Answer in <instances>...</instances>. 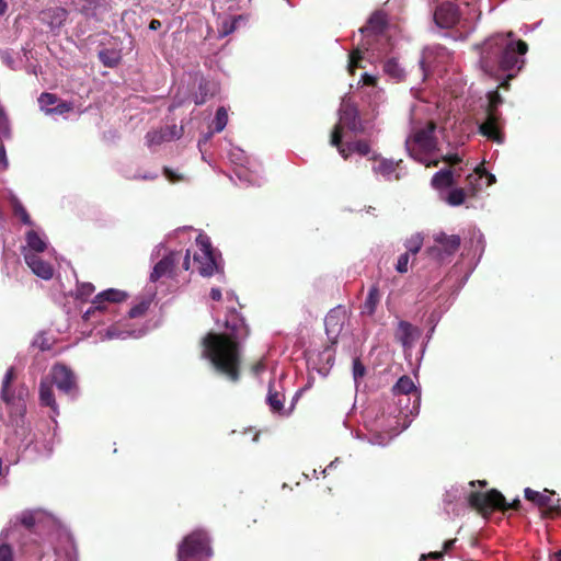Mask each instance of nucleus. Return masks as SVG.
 I'll return each instance as SVG.
<instances>
[{
  "label": "nucleus",
  "instance_id": "f704fd0d",
  "mask_svg": "<svg viewBox=\"0 0 561 561\" xmlns=\"http://www.w3.org/2000/svg\"><path fill=\"white\" fill-rule=\"evenodd\" d=\"M466 199V191L462 188H456L449 192V195H447V204L453 206H458L463 203Z\"/></svg>",
  "mask_w": 561,
  "mask_h": 561
},
{
  "label": "nucleus",
  "instance_id": "2f4dec72",
  "mask_svg": "<svg viewBox=\"0 0 561 561\" xmlns=\"http://www.w3.org/2000/svg\"><path fill=\"white\" fill-rule=\"evenodd\" d=\"M423 244V238L420 234H414L405 242V249L408 254L415 255L421 251Z\"/></svg>",
  "mask_w": 561,
  "mask_h": 561
},
{
  "label": "nucleus",
  "instance_id": "680f3d73",
  "mask_svg": "<svg viewBox=\"0 0 561 561\" xmlns=\"http://www.w3.org/2000/svg\"><path fill=\"white\" fill-rule=\"evenodd\" d=\"M210 299L219 301L221 299V291L218 288L210 289Z\"/></svg>",
  "mask_w": 561,
  "mask_h": 561
},
{
  "label": "nucleus",
  "instance_id": "dca6fc26",
  "mask_svg": "<svg viewBox=\"0 0 561 561\" xmlns=\"http://www.w3.org/2000/svg\"><path fill=\"white\" fill-rule=\"evenodd\" d=\"M554 495V492L545 489L543 492H537L535 490H531L530 488H527L524 490V497L526 500L533 502L535 505H537L540 508H545L546 513L548 515H553L556 512V507L552 506V496Z\"/></svg>",
  "mask_w": 561,
  "mask_h": 561
},
{
  "label": "nucleus",
  "instance_id": "412c9836",
  "mask_svg": "<svg viewBox=\"0 0 561 561\" xmlns=\"http://www.w3.org/2000/svg\"><path fill=\"white\" fill-rule=\"evenodd\" d=\"M218 88L217 84L207 80H202L199 87H197V92L194 96V103L196 105H203L207 100L214 98L217 94Z\"/></svg>",
  "mask_w": 561,
  "mask_h": 561
},
{
  "label": "nucleus",
  "instance_id": "4d7b16f0",
  "mask_svg": "<svg viewBox=\"0 0 561 561\" xmlns=\"http://www.w3.org/2000/svg\"><path fill=\"white\" fill-rule=\"evenodd\" d=\"M422 80L427 78L426 61L422 57L419 61Z\"/></svg>",
  "mask_w": 561,
  "mask_h": 561
},
{
  "label": "nucleus",
  "instance_id": "4468645a",
  "mask_svg": "<svg viewBox=\"0 0 561 561\" xmlns=\"http://www.w3.org/2000/svg\"><path fill=\"white\" fill-rule=\"evenodd\" d=\"M23 257L25 264L30 266L33 274L41 279H50L54 276V267L45 260H42L38 254L31 251H24Z\"/></svg>",
  "mask_w": 561,
  "mask_h": 561
},
{
  "label": "nucleus",
  "instance_id": "e2e57ef3",
  "mask_svg": "<svg viewBox=\"0 0 561 561\" xmlns=\"http://www.w3.org/2000/svg\"><path fill=\"white\" fill-rule=\"evenodd\" d=\"M161 26H162V23H161V21H160V20H156V19H153V20H151V21H150V23H149V30H150V31H158V30H160V28H161Z\"/></svg>",
  "mask_w": 561,
  "mask_h": 561
},
{
  "label": "nucleus",
  "instance_id": "4be33fe9",
  "mask_svg": "<svg viewBox=\"0 0 561 561\" xmlns=\"http://www.w3.org/2000/svg\"><path fill=\"white\" fill-rule=\"evenodd\" d=\"M15 380V369L14 367H10L2 379L1 391H0V400L7 404H11L14 402L15 397L13 390L10 388L11 382Z\"/></svg>",
  "mask_w": 561,
  "mask_h": 561
},
{
  "label": "nucleus",
  "instance_id": "39448f33",
  "mask_svg": "<svg viewBox=\"0 0 561 561\" xmlns=\"http://www.w3.org/2000/svg\"><path fill=\"white\" fill-rule=\"evenodd\" d=\"M489 103L485 107V121L480 125V133L483 137L501 145L503 142V134L501 131V114L499 106L503 103V99L499 90H492L488 94Z\"/></svg>",
  "mask_w": 561,
  "mask_h": 561
},
{
  "label": "nucleus",
  "instance_id": "f3484780",
  "mask_svg": "<svg viewBox=\"0 0 561 561\" xmlns=\"http://www.w3.org/2000/svg\"><path fill=\"white\" fill-rule=\"evenodd\" d=\"M420 330L411 323L402 320L399 321L396 330V339L401 342L405 348L412 347L415 340L420 337Z\"/></svg>",
  "mask_w": 561,
  "mask_h": 561
},
{
  "label": "nucleus",
  "instance_id": "c756f323",
  "mask_svg": "<svg viewBox=\"0 0 561 561\" xmlns=\"http://www.w3.org/2000/svg\"><path fill=\"white\" fill-rule=\"evenodd\" d=\"M99 58H100V61L101 64H103V66H106L108 68H114L118 65L119 60L122 59V57H119V54L115 50H110V49H103L101 51H99Z\"/></svg>",
  "mask_w": 561,
  "mask_h": 561
},
{
  "label": "nucleus",
  "instance_id": "f03ea898",
  "mask_svg": "<svg viewBox=\"0 0 561 561\" xmlns=\"http://www.w3.org/2000/svg\"><path fill=\"white\" fill-rule=\"evenodd\" d=\"M527 53L528 44L516 39L513 31L493 34L481 45V70L501 81L499 89L508 90L510 81L523 70Z\"/></svg>",
  "mask_w": 561,
  "mask_h": 561
},
{
  "label": "nucleus",
  "instance_id": "49530a36",
  "mask_svg": "<svg viewBox=\"0 0 561 561\" xmlns=\"http://www.w3.org/2000/svg\"><path fill=\"white\" fill-rule=\"evenodd\" d=\"M0 561H14L13 549L8 543H0Z\"/></svg>",
  "mask_w": 561,
  "mask_h": 561
},
{
  "label": "nucleus",
  "instance_id": "6ab92c4d",
  "mask_svg": "<svg viewBox=\"0 0 561 561\" xmlns=\"http://www.w3.org/2000/svg\"><path fill=\"white\" fill-rule=\"evenodd\" d=\"M53 382L48 378H43L39 381V403L42 407H48L54 413H57V404L54 397Z\"/></svg>",
  "mask_w": 561,
  "mask_h": 561
},
{
  "label": "nucleus",
  "instance_id": "423d86ee",
  "mask_svg": "<svg viewBox=\"0 0 561 561\" xmlns=\"http://www.w3.org/2000/svg\"><path fill=\"white\" fill-rule=\"evenodd\" d=\"M468 505L483 517L490 516L493 512L501 511L505 505V496L496 489L488 492L472 491L467 496Z\"/></svg>",
  "mask_w": 561,
  "mask_h": 561
},
{
  "label": "nucleus",
  "instance_id": "13d9d810",
  "mask_svg": "<svg viewBox=\"0 0 561 561\" xmlns=\"http://www.w3.org/2000/svg\"><path fill=\"white\" fill-rule=\"evenodd\" d=\"M457 541V539H449V540H446L443 545V552L444 553H447V552H450V550L453 549L455 542Z\"/></svg>",
  "mask_w": 561,
  "mask_h": 561
},
{
  "label": "nucleus",
  "instance_id": "a18cd8bd",
  "mask_svg": "<svg viewBox=\"0 0 561 561\" xmlns=\"http://www.w3.org/2000/svg\"><path fill=\"white\" fill-rule=\"evenodd\" d=\"M71 110H72V104L68 103L66 101H62V102L56 103L55 107L47 108L46 112L47 113L60 114L61 115L64 113H68Z\"/></svg>",
  "mask_w": 561,
  "mask_h": 561
},
{
  "label": "nucleus",
  "instance_id": "473e14b6",
  "mask_svg": "<svg viewBox=\"0 0 561 561\" xmlns=\"http://www.w3.org/2000/svg\"><path fill=\"white\" fill-rule=\"evenodd\" d=\"M228 123V114L227 110L224 106H220L215 116V121H213V124H215V130L217 133L222 131Z\"/></svg>",
  "mask_w": 561,
  "mask_h": 561
},
{
  "label": "nucleus",
  "instance_id": "a19ab883",
  "mask_svg": "<svg viewBox=\"0 0 561 561\" xmlns=\"http://www.w3.org/2000/svg\"><path fill=\"white\" fill-rule=\"evenodd\" d=\"M33 345L38 347L41 352H46L51 350L53 343L45 334H39L35 341H33Z\"/></svg>",
  "mask_w": 561,
  "mask_h": 561
},
{
  "label": "nucleus",
  "instance_id": "0eeeda50",
  "mask_svg": "<svg viewBox=\"0 0 561 561\" xmlns=\"http://www.w3.org/2000/svg\"><path fill=\"white\" fill-rule=\"evenodd\" d=\"M196 244L199 245L198 253L194 254V261L197 264V271L204 277H210L220 272L216 252L213 250L209 238L204 236L196 237Z\"/></svg>",
  "mask_w": 561,
  "mask_h": 561
},
{
  "label": "nucleus",
  "instance_id": "6e6d98bb",
  "mask_svg": "<svg viewBox=\"0 0 561 561\" xmlns=\"http://www.w3.org/2000/svg\"><path fill=\"white\" fill-rule=\"evenodd\" d=\"M337 149V152H340V154L342 156V158L344 160H347L350 159V156L353 151H350L348 150V144L347 145H343L341 148H336Z\"/></svg>",
  "mask_w": 561,
  "mask_h": 561
},
{
  "label": "nucleus",
  "instance_id": "37998d69",
  "mask_svg": "<svg viewBox=\"0 0 561 561\" xmlns=\"http://www.w3.org/2000/svg\"><path fill=\"white\" fill-rule=\"evenodd\" d=\"M78 2H83L80 8H78L79 12L84 14L85 16H90L93 14V11L95 10L98 2L93 0H78Z\"/></svg>",
  "mask_w": 561,
  "mask_h": 561
},
{
  "label": "nucleus",
  "instance_id": "bf43d9fd",
  "mask_svg": "<svg viewBox=\"0 0 561 561\" xmlns=\"http://www.w3.org/2000/svg\"><path fill=\"white\" fill-rule=\"evenodd\" d=\"M445 161L447 163H449L450 165H457L461 160L460 158L458 157V154H451V156H447L445 158Z\"/></svg>",
  "mask_w": 561,
  "mask_h": 561
},
{
  "label": "nucleus",
  "instance_id": "a878e982",
  "mask_svg": "<svg viewBox=\"0 0 561 561\" xmlns=\"http://www.w3.org/2000/svg\"><path fill=\"white\" fill-rule=\"evenodd\" d=\"M431 184L435 188L449 187L454 184L453 171L440 170L437 171L431 180Z\"/></svg>",
  "mask_w": 561,
  "mask_h": 561
},
{
  "label": "nucleus",
  "instance_id": "0e129e2a",
  "mask_svg": "<svg viewBox=\"0 0 561 561\" xmlns=\"http://www.w3.org/2000/svg\"><path fill=\"white\" fill-rule=\"evenodd\" d=\"M252 373L257 374L264 370V364L263 362H257L252 365L251 367Z\"/></svg>",
  "mask_w": 561,
  "mask_h": 561
},
{
  "label": "nucleus",
  "instance_id": "c85d7f7f",
  "mask_svg": "<svg viewBox=\"0 0 561 561\" xmlns=\"http://www.w3.org/2000/svg\"><path fill=\"white\" fill-rule=\"evenodd\" d=\"M10 204H12L14 216L19 217L23 225H33L28 211L25 210L20 199L12 197V199H10Z\"/></svg>",
  "mask_w": 561,
  "mask_h": 561
},
{
  "label": "nucleus",
  "instance_id": "09e8293b",
  "mask_svg": "<svg viewBox=\"0 0 561 561\" xmlns=\"http://www.w3.org/2000/svg\"><path fill=\"white\" fill-rule=\"evenodd\" d=\"M163 175L171 183H178V182L182 181V179H183L182 175L175 173L173 170H171L168 167L163 168Z\"/></svg>",
  "mask_w": 561,
  "mask_h": 561
},
{
  "label": "nucleus",
  "instance_id": "338daca9",
  "mask_svg": "<svg viewBox=\"0 0 561 561\" xmlns=\"http://www.w3.org/2000/svg\"><path fill=\"white\" fill-rule=\"evenodd\" d=\"M8 10V3L5 0H0V16L4 15Z\"/></svg>",
  "mask_w": 561,
  "mask_h": 561
},
{
  "label": "nucleus",
  "instance_id": "7ed1b4c3",
  "mask_svg": "<svg viewBox=\"0 0 561 561\" xmlns=\"http://www.w3.org/2000/svg\"><path fill=\"white\" fill-rule=\"evenodd\" d=\"M436 123L428 121L425 126L414 128L411 136L405 140L407 150L416 161L427 168L436 167L437 160L428 161L426 156L436 150L437 138L435 137Z\"/></svg>",
  "mask_w": 561,
  "mask_h": 561
},
{
  "label": "nucleus",
  "instance_id": "5fc2aeb1",
  "mask_svg": "<svg viewBox=\"0 0 561 561\" xmlns=\"http://www.w3.org/2000/svg\"><path fill=\"white\" fill-rule=\"evenodd\" d=\"M362 82L366 85H375L377 83V79L368 73H364V76H362Z\"/></svg>",
  "mask_w": 561,
  "mask_h": 561
},
{
  "label": "nucleus",
  "instance_id": "6e6552de",
  "mask_svg": "<svg viewBox=\"0 0 561 561\" xmlns=\"http://www.w3.org/2000/svg\"><path fill=\"white\" fill-rule=\"evenodd\" d=\"M340 122L342 128H346L355 134L365 131V124L362 123L357 104L351 98H344L340 106Z\"/></svg>",
  "mask_w": 561,
  "mask_h": 561
},
{
  "label": "nucleus",
  "instance_id": "a211bd4d",
  "mask_svg": "<svg viewBox=\"0 0 561 561\" xmlns=\"http://www.w3.org/2000/svg\"><path fill=\"white\" fill-rule=\"evenodd\" d=\"M387 15L381 11H376L368 18L367 23L360 28V32L367 35H379L387 28Z\"/></svg>",
  "mask_w": 561,
  "mask_h": 561
},
{
  "label": "nucleus",
  "instance_id": "864d4df0",
  "mask_svg": "<svg viewBox=\"0 0 561 561\" xmlns=\"http://www.w3.org/2000/svg\"><path fill=\"white\" fill-rule=\"evenodd\" d=\"M0 165L2 170H5L8 168L7 151L2 142L0 144Z\"/></svg>",
  "mask_w": 561,
  "mask_h": 561
},
{
  "label": "nucleus",
  "instance_id": "1a4fd4ad",
  "mask_svg": "<svg viewBox=\"0 0 561 561\" xmlns=\"http://www.w3.org/2000/svg\"><path fill=\"white\" fill-rule=\"evenodd\" d=\"M181 260V251H170L153 266V271L149 274V280L158 282L160 278L167 277L174 279L179 276V264Z\"/></svg>",
  "mask_w": 561,
  "mask_h": 561
},
{
  "label": "nucleus",
  "instance_id": "9b49d317",
  "mask_svg": "<svg viewBox=\"0 0 561 561\" xmlns=\"http://www.w3.org/2000/svg\"><path fill=\"white\" fill-rule=\"evenodd\" d=\"M434 241L438 247H431L428 254L431 256L443 257L444 255L450 256L458 252L460 248V237L457 234H446L444 231L437 232L434 236Z\"/></svg>",
  "mask_w": 561,
  "mask_h": 561
},
{
  "label": "nucleus",
  "instance_id": "f257e3e1",
  "mask_svg": "<svg viewBox=\"0 0 561 561\" xmlns=\"http://www.w3.org/2000/svg\"><path fill=\"white\" fill-rule=\"evenodd\" d=\"M225 327L230 333L208 332L202 339L203 358L227 380L237 382L241 377V341L249 336V327L234 309L227 312Z\"/></svg>",
  "mask_w": 561,
  "mask_h": 561
},
{
  "label": "nucleus",
  "instance_id": "ea45409f",
  "mask_svg": "<svg viewBox=\"0 0 561 561\" xmlns=\"http://www.w3.org/2000/svg\"><path fill=\"white\" fill-rule=\"evenodd\" d=\"M57 96L53 93H42L38 98V103L41 108H45L47 111L48 106L57 104Z\"/></svg>",
  "mask_w": 561,
  "mask_h": 561
},
{
  "label": "nucleus",
  "instance_id": "c9c22d12",
  "mask_svg": "<svg viewBox=\"0 0 561 561\" xmlns=\"http://www.w3.org/2000/svg\"><path fill=\"white\" fill-rule=\"evenodd\" d=\"M11 136L9 118L5 111L0 108V140L9 139Z\"/></svg>",
  "mask_w": 561,
  "mask_h": 561
},
{
  "label": "nucleus",
  "instance_id": "603ef678",
  "mask_svg": "<svg viewBox=\"0 0 561 561\" xmlns=\"http://www.w3.org/2000/svg\"><path fill=\"white\" fill-rule=\"evenodd\" d=\"M180 264H181V267H179V273L182 271V272H187L190 270V251L187 250L185 252V254H181V260H180Z\"/></svg>",
  "mask_w": 561,
  "mask_h": 561
},
{
  "label": "nucleus",
  "instance_id": "de8ad7c7",
  "mask_svg": "<svg viewBox=\"0 0 561 561\" xmlns=\"http://www.w3.org/2000/svg\"><path fill=\"white\" fill-rule=\"evenodd\" d=\"M411 257V254H408V252H404L401 254V256L398 257V262L396 265V270L399 273H407L408 272V265H409V259Z\"/></svg>",
  "mask_w": 561,
  "mask_h": 561
},
{
  "label": "nucleus",
  "instance_id": "5701e85b",
  "mask_svg": "<svg viewBox=\"0 0 561 561\" xmlns=\"http://www.w3.org/2000/svg\"><path fill=\"white\" fill-rule=\"evenodd\" d=\"M382 70L388 75L389 78L397 82H402L405 79V70L398 60L393 57L389 58L383 62Z\"/></svg>",
  "mask_w": 561,
  "mask_h": 561
},
{
  "label": "nucleus",
  "instance_id": "8fccbe9b",
  "mask_svg": "<svg viewBox=\"0 0 561 561\" xmlns=\"http://www.w3.org/2000/svg\"><path fill=\"white\" fill-rule=\"evenodd\" d=\"M21 524L23 527L31 529L36 524V519H34V516L32 513H24L21 516Z\"/></svg>",
  "mask_w": 561,
  "mask_h": 561
},
{
  "label": "nucleus",
  "instance_id": "79ce46f5",
  "mask_svg": "<svg viewBox=\"0 0 561 561\" xmlns=\"http://www.w3.org/2000/svg\"><path fill=\"white\" fill-rule=\"evenodd\" d=\"M149 304L146 301L140 302L139 305L133 306L129 311L130 319H137L146 314L148 311Z\"/></svg>",
  "mask_w": 561,
  "mask_h": 561
},
{
  "label": "nucleus",
  "instance_id": "c03bdc74",
  "mask_svg": "<svg viewBox=\"0 0 561 561\" xmlns=\"http://www.w3.org/2000/svg\"><path fill=\"white\" fill-rule=\"evenodd\" d=\"M352 371L353 378H355V380L363 378L366 374L365 365L360 363V359L358 357L353 359Z\"/></svg>",
  "mask_w": 561,
  "mask_h": 561
},
{
  "label": "nucleus",
  "instance_id": "cd10ccee",
  "mask_svg": "<svg viewBox=\"0 0 561 561\" xmlns=\"http://www.w3.org/2000/svg\"><path fill=\"white\" fill-rule=\"evenodd\" d=\"M413 391H415V386L413 380L408 376L399 378L397 383L392 386V393L394 394H408Z\"/></svg>",
  "mask_w": 561,
  "mask_h": 561
},
{
  "label": "nucleus",
  "instance_id": "7c9ffc66",
  "mask_svg": "<svg viewBox=\"0 0 561 561\" xmlns=\"http://www.w3.org/2000/svg\"><path fill=\"white\" fill-rule=\"evenodd\" d=\"M488 179V183L485 185L490 186L496 182V178L491 174L490 172H486L484 169L477 168L476 174H470L467 178L468 184L474 185L476 182H478L480 179Z\"/></svg>",
  "mask_w": 561,
  "mask_h": 561
},
{
  "label": "nucleus",
  "instance_id": "58836bf2",
  "mask_svg": "<svg viewBox=\"0 0 561 561\" xmlns=\"http://www.w3.org/2000/svg\"><path fill=\"white\" fill-rule=\"evenodd\" d=\"M343 138V128L341 124H335L334 128L332 129L331 134V145L335 148H341L343 146L342 144Z\"/></svg>",
  "mask_w": 561,
  "mask_h": 561
},
{
  "label": "nucleus",
  "instance_id": "f8f14e48",
  "mask_svg": "<svg viewBox=\"0 0 561 561\" xmlns=\"http://www.w3.org/2000/svg\"><path fill=\"white\" fill-rule=\"evenodd\" d=\"M435 23L442 28H453L460 21V11L456 3L444 2L436 7Z\"/></svg>",
  "mask_w": 561,
  "mask_h": 561
},
{
  "label": "nucleus",
  "instance_id": "774afa93",
  "mask_svg": "<svg viewBox=\"0 0 561 561\" xmlns=\"http://www.w3.org/2000/svg\"><path fill=\"white\" fill-rule=\"evenodd\" d=\"M158 178L157 173H148L145 175H141L139 179L141 180H156Z\"/></svg>",
  "mask_w": 561,
  "mask_h": 561
},
{
  "label": "nucleus",
  "instance_id": "20e7f679",
  "mask_svg": "<svg viewBox=\"0 0 561 561\" xmlns=\"http://www.w3.org/2000/svg\"><path fill=\"white\" fill-rule=\"evenodd\" d=\"M211 556L209 534L203 529L185 536L178 547V561H208Z\"/></svg>",
  "mask_w": 561,
  "mask_h": 561
},
{
  "label": "nucleus",
  "instance_id": "393cba45",
  "mask_svg": "<svg viewBox=\"0 0 561 561\" xmlns=\"http://www.w3.org/2000/svg\"><path fill=\"white\" fill-rule=\"evenodd\" d=\"M25 241H27L28 245V250L25 252H33L37 254L39 252H45L47 248L45 240L34 230H30L27 234H25Z\"/></svg>",
  "mask_w": 561,
  "mask_h": 561
},
{
  "label": "nucleus",
  "instance_id": "72a5a7b5",
  "mask_svg": "<svg viewBox=\"0 0 561 561\" xmlns=\"http://www.w3.org/2000/svg\"><path fill=\"white\" fill-rule=\"evenodd\" d=\"M348 150L353 152H357L359 156H367L369 152H371V147L369 144L364 140L359 139L353 142L348 144Z\"/></svg>",
  "mask_w": 561,
  "mask_h": 561
},
{
  "label": "nucleus",
  "instance_id": "9d476101",
  "mask_svg": "<svg viewBox=\"0 0 561 561\" xmlns=\"http://www.w3.org/2000/svg\"><path fill=\"white\" fill-rule=\"evenodd\" d=\"M53 387L56 386L58 390L68 396H75L77 392V381L73 373L67 365L57 364L53 366L50 376L47 377Z\"/></svg>",
  "mask_w": 561,
  "mask_h": 561
},
{
  "label": "nucleus",
  "instance_id": "052dcab7",
  "mask_svg": "<svg viewBox=\"0 0 561 561\" xmlns=\"http://www.w3.org/2000/svg\"><path fill=\"white\" fill-rule=\"evenodd\" d=\"M444 553H445L444 551H440V552H438V551H436V552H428L427 556H422V558L423 559L430 558V559H434V560H440V559H443Z\"/></svg>",
  "mask_w": 561,
  "mask_h": 561
},
{
  "label": "nucleus",
  "instance_id": "aec40b11",
  "mask_svg": "<svg viewBox=\"0 0 561 561\" xmlns=\"http://www.w3.org/2000/svg\"><path fill=\"white\" fill-rule=\"evenodd\" d=\"M371 159L377 161V164L374 165L373 171L377 174L385 176L388 180L392 179V175L397 172L399 163L402 162V160L396 162L387 158L377 159L376 156H374Z\"/></svg>",
  "mask_w": 561,
  "mask_h": 561
},
{
  "label": "nucleus",
  "instance_id": "3c124183",
  "mask_svg": "<svg viewBox=\"0 0 561 561\" xmlns=\"http://www.w3.org/2000/svg\"><path fill=\"white\" fill-rule=\"evenodd\" d=\"M520 508H522V502H520V500H517V499H516V500H513V502H512V503H508V502L505 500V505H504V507H502V508H501V511H500V512L505 514L507 511L513 510V511L517 512V511H519Z\"/></svg>",
  "mask_w": 561,
  "mask_h": 561
},
{
  "label": "nucleus",
  "instance_id": "2eb2a0df",
  "mask_svg": "<svg viewBox=\"0 0 561 561\" xmlns=\"http://www.w3.org/2000/svg\"><path fill=\"white\" fill-rule=\"evenodd\" d=\"M127 295L125 291L117 290V289H107L104 291H101L95 296L93 299V307L91 309H88L84 313V319H89V316L92 314V312L96 311H103L104 306L103 302H112V304H118L126 299Z\"/></svg>",
  "mask_w": 561,
  "mask_h": 561
},
{
  "label": "nucleus",
  "instance_id": "ddd939ff",
  "mask_svg": "<svg viewBox=\"0 0 561 561\" xmlns=\"http://www.w3.org/2000/svg\"><path fill=\"white\" fill-rule=\"evenodd\" d=\"M345 311L341 307H336L328 312L324 324L327 336L329 342H331V346L336 344L337 337L343 331Z\"/></svg>",
  "mask_w": 561,
  "mask_h": 561
},
{
  "label": "nucleus",
  "instance_id": "4c0bfd02",
  "mask_svg": "<svg viewBox=\"0 0 561 561\" xmlns=\"http://www.w3.org/2000/svg\"><path fill=\"white\" fill-rule=\"evenodd\" d=\"M94 293V286L91 283H83L78 285L77 299L85 300Z\"/></svg>",
  "mask_w": 561,
  "mask_h": 561
},
{
  "label": "nucleus",
  "instance_id": "69168bd1",
  "mask_svg": "<svg viewBox=\"0 0 561 561\" xmlns=\"http://www.w3.org/2000/svg\"><path fill=\"white\" fill-rule=\"evenodd\" d=\"M480 486V488H485L489 485V483L485 481V480H473V481H470L469 482V486Z\"/></svg>",
  "mask_w": 561,
  "mask_h": 561
},
{
  "label": "nucleus",
  "instance_id": "e433bc0d",
  "mask_svg": "<svg viewBox=\"0 0 561 561\" xmlns=\"http://www.w3.org/2000/svg\"><path fill=\"white\" fill-rule=\"evenodd\" d=\"M363 59L362 51L359 49L353 50L350 54L348 71L353 76L354 72L362 68L360 61Z\"/></svg>",
  "mask_w": 561,
  "mask_h": 561
},
{
  "label": "nucleus",
  "instance_id": "b1692460",
  "mask_svg": "<svg viewBox=\"0 0 561 561\" xmlns=\"http://www.w3.org/2000/svg\"><path fill=\"white\" fill-rule=\"evenodd\" d=\"M379 302L380 290L378 289L377 285H373L370 287V290H368L364 305H362L360 307V312L368 316H373Z\"/></svg>",
  "mask_w": 561,
  "mask_h": 561
},
{
  "label": "nucleus",
  "instance_id": "bb28decb",
  "mask_svg": "<svg viewBox=\"0 0 561 561\" xmlns=\"http://www.w3.org/2000/svg\"><path fill=\"white\" fill-rule=\"evenodd\" d=\"M284 396L276 390L273 389V386H270V392H267L266 403L271 407V410L274 413H280L283 410Z\"/></svg>",
  "mask_w": 561,
  "mask_h": 561
}]
</instances>
